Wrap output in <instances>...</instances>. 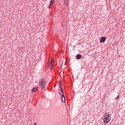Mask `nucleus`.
Listing matches in <instances>:
<instances>
[{
    "label": "nucleus",
    "instance_id": "nucleus-11",
    "mask_svg": "<svg viewBox=\"0 0 125 125\" xmlns=\"http://www.w3.org/2000/svg\"><path fill=\"white\" fill-rule=\"evenodd\" d=\"M119 96L118 95L117 97L115 98V100H117V99H119Z\"/></svg>",
    "mask_w": 125,
    "mask_h": 125
},
{
    "label": "nucleus",
    "instance_id": "nucleus-15",
    "mask_svg": "<svg viewBox=\"0 0 125 125\" xmlns=\"http://www.w3.org/2000/svg\"><path fill=\"white\" fill-rule=\"evenodd\" d=\"M50 64H51V63H50L49 64V65H50Z\"/></svg>",
    "mask_w": 125,
    "mask_h": 125
},
{
    "label": "nucleus",
    "instance_id": "nucleus-14",
    "mask_svg": "<svg viewBox=\"0 0 125 125\" xmlns=\"http://www.w3.org/2000/svg\"><path fill=\"white\" fill-rule=\"evenodd\" d=\"M59 93H60V95H61V92H60Z\"/></svg>",
    "mask_w": 125,
    "mask_h": 125
},
{
    "label": "nucleus",
    "instance_id": "nucleus-4",
    "mask_svg": "<svg viewBox=\"0 0 125 125\" xmlns=\"http://www.w3.org/2000/svg\"><path fill=\"white\" fill-rule=\"evenodd\" d=\"M100 42H106V37H103L100 39Z\"/></svg>",
    "mask_w": 125,
    "mask_h": 125
},
{
    "label": "nucleus",
    "instance_id": "nucleus-7",
    "mask_svg": "<svg viewBox=\"0 0 125 125\" xmlns=\"http://www.w3.org/2000/svg\"><path fill=\"white\" fill-rule=\"evenodd\" d=\"M82 58V55L79 54L76 55V59L79 60Z\"/></svg>",
    "mask_w": 125,
    "mask_h": 125
},
{
    "label": "nucleus",
    "instance_id": "nucleus-9",
    "mask_svg": "<svg viewBox=\"0 0 125 125\" xmlns=\"http://www.w3.org/2000/svg\"><path fill=\"white\" fill-rule=\"evenodd\" d=\"M54 3V0H51L50 1V5H52Z\"/></svg>",
    "mask_w": 125,
    "mask_h": 125
},
{
    "label": "nucleus",
    "instance_id": "nucleus-13",
    "mask_svg": "<svg viewBox=\"0 0 125 125\" xmlns=\"http://www.w3.org/2000/svg\"><path fill=\"white\" fill-rule=\"evenodd\" d=\"M34 125H37V123H34Z\"/></svg>",
    "mask_w": 125,
    "mask_h": 125
},
{
    "label": "nucleus",
    "instance_id": "nucleus-12",
    "mask_svg": "<svg viewBox=\"0 0 125 125\" xmlns=\"http://www.w3.org/2000/svg\"><path fill=\"white\" fill-rule=\"evenodd\" d=\"M50 4H49V6H48V8H50Z\"/></svg>",
    "mask_w": 125,
    "mask_h": 125
},
{
    "label": "nucleus",
    "instance_id": "nucleus-8",
    "mask_svg": "<svg viewBox=\"0 0 125 125\" xmlns=\"http://www.w3.org/2000/svg\"><path fill=\"white\" fill-rule=\"evenodd\" d=\"M37 90H38V88H37V87H34L32 89V91L33 92H36V91H37Z\"/></svg>",
    "mask_w": 125,
    "mask_h": 125
},
{
    "label": "nucleus",
    "instance_id": "nucleus-1",
    "mask_svg": "<svg viewBox=\"0 0 125 125\" xmlns=\"http://www.w3.org/2000/svg\"><path fill=\"white\" fill-rule=\"evenodd\" d=\"M39 84L41 89L45 91V85L46 84V80L44 78H41L39 80Z\"/></svg>",
    "mask_w": 125,
    "mask_h": 125
},
{
    "label": "nucleus",
    "instance_id": "nucleus-5",
    "mask_svg": "<svg viewBox=\"0 0 125 125\" xmlns=\"http://www.w3.org/2000/svg\"><path fill=\"white\" fill-rule=\"evenodd\" d=\"M61 99H62V102H63V103H65V96H64V93H62V95L61 96Z\"/></svg>",
    "mask_w": 125,
    "mask_h": 125
},
{
    "label": "nucleus",
    "instance_id": "nucleus-2",
    "mask_svg": "<svg viewBox=\"0 0 125 125\" xmlns=\"http://www.w3.org/2000/svg\"><path fill=\"white\" fill-rule=\"evenodd\" d=\"M103 121L104 124H107L110 122V121H111V119L107 117H104V118H103Z\"/></svg>",
    "mask_w": 125,
    "mask_h": 125
},
{
    "label": "nucleus",
    "instance_id": "nucleus-10",
    "mask_svg": "<svg viewBox=\"0 0 125 125\" xmlns=\"http://www.w3.org/2000/svg\"><path fill=\"white\" fill-rule=\"evenodd\" d=\"M64 3L65 5H67L68 4V0H64Z\"/></svg>",
    "mask_w": 125,
    "mask_h": 125
},
{
    "label": "nucleus",
    "instance_id": "nucleus-3",
    "mask_svg": "<svg viewBox=\"0 0 125 125\" xmlns=\"http://www.w3.org/2000/svg\"><path fill=\"white\" fill-rule=\"evenodd\" d=\"M104 117L107 118L110 120L112 119V117H111V113H110V112H108V114H105L104 116Z\"/></svg>",
    "mask_w": 125,
    "mask_h": 125
},
{
    "label": "nucleus",
    "instance_id": "nucleus-6",
    "mask_svg": "<svg viewBox=\"0 0 125 125\" xmlns=\"http://www.w3.org/2000/svg\"><path fill=\"white\" fill-rule=\"evenodd\" d=\"M59 85H60V88L61 89V91L62 93H64V92H63V90L62 89V86H61V85H62V84L61 83V80H60V81Z\"/></svg>",
    "mask_w": 125,
    "mask_h": 125
}]
</instances>
